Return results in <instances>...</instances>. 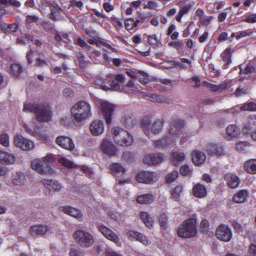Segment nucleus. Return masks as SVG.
<instances>
[{
	"instance_id": "f257e3e1",
	"label": "nucleus",
	"mask_w": 256,
	"mask_h": 256,
	"mask_svg": "<svg viewBox=\"0 0 256 256\" xmlns=\"http://www.w3.org/2000/svg\"><path fill=\"white\" fill-rule=\"evenodd\" d=\"M70 114L74 124L81 126L92 116L91 106L86 102H78L72 106Z\"/></svg>"
},
{
	"instance_id": "f03ea898",
	"label": "nucleus",
	"mask_w": 256,
	"mask_h": 256,
	"mask_svg": "<svg viewBox=\"0 0 256 256\" xmlns=\"http://www.w3.org/2000/svg\"><path fill=\"white\" fill-rule=\"evenodd\" d=\"M184 124L182 120H178V124L176 122H174L170 130V136L156 140L154 146L159 148L172 146L174 144L176 138L181 134V128Z\"/></svg>"
},
{
	"instance_id": "7ed1b4c3",
	"label": "nucleus",
	"mask_w": 256,
	"mask_h": 256,
	"mask_svg": "<svg viewBox=\"0 0 256 256\" xmlns=\"http://www.w3.org/2000/svg\"><path fill=\"white\" fill-rule=\"evenodd\" d=\"M23 111L26 112H34L36 118L38 122H48L52 118L51 112L48 106H39L34 103L25 104Z\"/></svg>"
},
{
	"instance_id": "20e7f679",
	"label": "nucleus",
	"mask_w": 256,
	"mask_h": 256,
	"mask_svg": "<svg viewBox=\"0 0 256 256\" xmlns=\"http://www.w3.org/2000/svg\"><path fill=\"white\" fill-rule=\"evenodd\" d=\"M112 132L114 140L118 145L123 146H128L134 142L132 134L120 127H114Z\"/></svg>"
},
{
	"instance_id": "39448f33",
	"label": "nucleus",
	"mask_w": 256,
	"mask_h": 256,
	"mask_svg": "<svg viewBox=\"0 0 256 256\" xmlns=\"http://www.w3.org/2000/svg\"><path fill=\"white\" fill-rule=\"evenodd\" d=\"M197 232L196 221L194 218H188L180 225L178 234L182 238H190L194 236Z\"/></svg>"
},
{
	"instance_id": "423d86ee",
	"label": "nucleus",
	"mask_w": 256,
	"mask_h": 256,
	"mask_svg": "<svg viewBox=\"0 0 256 256\" xmlns=\"http://www.w3.org/2000/svg\"><path fill=\"white\" fill-rule=\"evenodd\" d=\"M73 238L76 242L83 248H88L94 242L92 236L86 230H76L73 234Z\"/></svg>"
},
{
	"instance_id": "0eeeda50",
	"label": "nucleus",
	"mask_w": 256,
	"mask_h": 256,
	"mask_svg": "<svg viewBox=\"0 0 256 256\" xmlns=\"http://www.w3.org/2000/svg\"><path fill=\"white\" fill-rule=\"evenodd\" d=\"M162 127V122L160 120H157L151 122L148 118H146L142 122V128L144 133L148 136L150 133L157 134L159 132Z\"/></svg>"
},
{
	"instance_id": "6e6552de",
	"label": "nucleus",
	"mask_w": 256,
	"mask_h": 256,
	"mask_svg": "<svg viewBox=\"0 0 256 256\" xmlns=\"http://www.w3.org/2000/svg\"><path fill=\"white\" fill-rule=\"evenodd\" d=\"M159 176L156 172L151 171H140L136 175L137 182L145 184H151L158 180Z\"/></svg>"
},
{
	"instance_id": "1a4fd4ad",
	"label": "nucleus",
	"mask_w": 256,
	"mask_h": 256,
	"mask_svg": "<svg viewBox=\"0 0 256 256\" xmlns=\"http://www.w3.org/2000/svg\"><path fill=\"white\" fill-rule=\"evenodd\" d=\"M21 126L26 132L36 137L38 140L42 142H46L48 140V136L46 134L42 133L37 130L40 128L37 124L33 123L27 124L24 122H22Z\"/></svg>"
},
{
	"instance_id": "9d476101",
	"label": "nucleus",
	"mask_w": 256,
	"mask_h": 256,
	"mask_svg": "<svg viewBox=\"0 0 256 256\" xmlns=\"http://www.w3.org/2000/svg\"><path fill=\"white\" fill-rule=\"evenodd\" d=\"M14 143L16 147L24 151L32 150L34 148L33 141L20 134H17L14 136Z\"/></svg>"
},
{
	"instance_id": "9b49d317",
	"label": "nucleus",
	"mask_w": 256,
	"mask_h": 256,
	"mask_svg": "<svg viewBox=\"0 0 256 256\" xmlns=\"http://www.w3.org/2000/svg\"><path fill=\"white\" fill-rule=\"evenodd\" d=\"M99 108L107 124H111L112 116L116 108V106L108 102L102 101L100 103Z\"/></svg>"
},
{
	"instance_id": "f8f14e48",
	"label": "nucleus",
	"mask_w": 256,
	"mask_h": 256,
	"mask_svg": "<svg viewBox=\"0 0 256 256\" xmlns=\"http://www.w3.org/2000/svg\"><path fill=\"white\" fill-rule=\"evenodd\" d=\"M216 236L220 240L228 242L232 238V234L230 228L228 226L220 224L216 229Z\"/></svg>"
},
{
	"instance_id": "ddd939ff",
	"label": "nucleus",
	"mask_w": 256,
	"mask_h": 256,
	"mask_svg": "<svg viewBox=\"0 0 256 256\" xmlns=\"http://www.w3.org/2000/svg\"><path fill=\"white\" fill-rule=\"evenodd\" d=\"M97 227L98 230L107 240L116 244L119 243L120 238L113 230L102 224H98Z\"/></svg>"
},
{
	"instance_id": "4468645a",
	"label": "nucleus",
	"mask_w": 256,
	"mask_h": 256,
	"mask_svg": "<svg viewBox=\"0 0 256 256\" xmlns=\"http://www.w3.org/2000/svg\"><path fill=\"white\" fill-rule=\"evenodd\" d=\"M206 151L211 156H221L226 154L223 146L220 144L212 142L208 144Z\"/></svg>"
},
{
	"instance_id": "2eb2a0df",
	"label": "nucleus",
	"mask_w": 256,
	"mask_h": 256,
	"mask_svg": "<svg viewBox=\"0 0 256 256\" xmlns=\"http://www.w3.org/2000/svg\"><path fill=\"white\" fill-rule=\"evenodd\" d=\"M89 130L92 135L98 136L101 135L104 130V124L102 120H95L90 124Z\"/></svg>"
},
{
	"instance_id": "dca6fc26",
	"label": "nucleus",
	"mask_w": 256,
	"mask_h": 256,
	"mask_svg": "<svg viewBox=\"0 0 256 256\" xmlns=\"http://www.w3.org/2000/svg\"><path fill=\"white\" fill-rule=\"evenodd\" d=\"M54 160V156L52 154H48L45 156L42 157V162L41 166V169L44 170L45 172L39 173L42 175L52 174L54 170L50 165V163Z\"/></svg>"
},
{
	"instance_id": "f3484780",
	"label": "nucleus",
	"mask_w": 256,
	"mask_h": 256,
	"mask_svg": "<svg viewBox=\"0 0 256 256\" xmlns=\"http://www.w3.org/2000/svg\"><path fill=\"white\" fill-rule=\"evenodd\" d=\"M232 82V80H229L219 84L205 82L204 84L206 87L209 88L212 91L217 93H221L224 90H228L230 88Z\"/></svg>"
},
{
	"instance_id": "a211bd4d",
	"label": "nucleus",
	"mask_w": 256,
	"mask_h": 256,
	"mask_svg": "<svg viewBox=\"0 0 256 256\" xmlns=\"http://www.w3.org/2000/svg\"><path fill=\"white\" fill-rule=\"evenodd\" d=\"M44 187L50 192H58L62 188V186L56 180L44 179L42 181Z\"/></svg>"
},
{
	"instance_id": "6ab92c4d",
	"label": "nucleus",
	"mask_w": 256,
	"mask_h": 256,
	"mask_svg": "<svg viewBox=\"0 0 256 256\" xmlns=\"http://www.w3.org/2000/svg\"><path fill=\"white\" fill-rule=\"evenodd\" d=\"M56 144L61 148L69 150H73L74 144L70 138L66 136H60L56 139Z\"/></svg>"
},
{
	"instance_id": "aec40b11",
	"label": "nucleus",
	"mask_w": 256,
	"mask_h": 256,
	"mask_svg": "<svg viewBox=\"0 0 256 256\" xmlns=\"http://www.w3.org/2000/svg\"><path fill=\"white\" fill-rule=\"evenodd\" d=\"M16 158L12 154L4 150H0V164L4 165H13L15 164Z\"/></svg>"
},
{
	"instance_id": "412c9836",
	"label": "nucleus",
	"mask_w": 256,
	"mask_h": 256,
	"mask_svg": "<svg viewBox=\"0 0 256 256\" xmlns=\"http://www.w3.org/2000/svg\"><path fill=\"white\" fill-rule=\"evenodd\" d=\"M164 160L162 154H147L144 158V162L148 165H156L162 162Z\"/></svg>"
},
{
	"instance_id": "4be33fe9",
	"label": "nucleus",
	"mask_w": 256,
	"mask_h": 256,
	"mask_svg": "<svg viewBox=\"0 0 256 256\" xmlns=\"http://www.w3.org/2000/svg\"><path fill=\"white\" fill-rule=\"evenodd\" d=\"M59 210L60 212L78 220H80L82 218V214L79 210L70 206H60Z\"/></svg>"
},
{
	"instance_id": "5701e85b",
	"label": "nucleus",
	"mask_w": 256,
	"mask_h": 256,
	"mask_svg": "<svg viewBox=\"0 0 256 256\" xmlns=\"http://www.w3.org/2000/svg\"><path fill=\"white\" fill-rule=\"evenodd\" d=\"M48 6L50 10V18L53 20H58L62 19V16L61 15V12L62 9L55 2H50L48 4Z\"/></svg>"
},
{
	"instance_id": "b1692460",
	"label": "nucleus",
	"mask_w": 256,
	"mask_h": 256,
	"mask_svg": "<svg viewBox=\"0 0 256 256\" xmlns=\"http://www.w3.org/2000/svg\"><path fill=\"white\" fill-rule=\"evenodd\" d=\"M224 179L228 186L231 188H237L240 182L239 177L234 173L226 174L224 176Z\"/></svg>"
},
{
	"instance_id": "393cba45",
	"label": "nucleus",
	"mask_w": 256,
	"mask_h": 256,
	"mask_svg": "<svg viewBox=\"0 0 256 256\" xmlns=\"http://www.w3.org/2000/svg\"><path fill=\"white\" fill-rule=\"evenodd\" d=\"M50 228L46 225H35L30 228V233L32 236H42L48 232Z\"/></svg>"
},
{
	"instance_id": "a878e982",
	"label": "nucleus",
	"mask_w": 256,
	"mask_h": 256,
	"mask_svg": "<svg viewBox=\"0 0 256 256\" xmlns=\"http://www.w3.org/2000/svg\"><path fill=\"white\" fill-rule=\"evenodd\" d=\"M192 192L194 196L202 198L206 196L207 189L205 186L197 183L193 186Z\"/></svg>"
},
{
	"instance_id": "bb28decb",
	"label": "nucleus",
	"mask_w": 256,
	"mask_h": 256,
	"mask_svg": "<svg viewBox=\"0 0 256 256\" xmlns=\"http://www.w3.org/2000/svg\"><path fill=\"white\" fill-rule=\"evenodd\" d=\"M102 150L106 154L112 156L116 154V151L115 146L106 138H104L101 144Z\"/></svg>"
},
{
	"instance_id": "cd10ccee",
	"label": "nucleus",
	"mask_w": 256,
	"mask_h": 256,
	"mask_svg": "<svg viewBox=\"0 0 256 256\" xmlns=\"http://www.w3.org/2000/svg\"><path fill=\"white\" fill-rule=\"evenodd\" d=\"M206 160L205 154L200 150H194L192 153V160L196 166L203 164Z\"/></svg>"
},
{
	"instance_id": "c85d7f7f",
	"label": "nucleus",
	"mask_w": 256,
	"mask_h": 256,
	"mask_svg": "<svg viewBox=\"0 0 256 256\" xmlns=\"http://www.w3.org/2000/svg\"><path fill=\"white\" fill-rule=\"evenodd\" d=\"M185 154L182 152L172 150L171 154L170 160L174 166H177L180 162L184 160Z\"/></svg>"
},
{
	"instance_id": "c756f323",
	"label": "nucleus",
	"mask_w": 256,
	"mask_h": 256,
	"mask_svg": "<svg viewBox=\"0 0 256 256\" xmlns=\"http://www.w3.org/2000/svg\"><path fill=\"white\" fill-rule=\"evenodd\" d=\"M248 193L246 190H240L233 197V200L236 203H243L247 200Z\"/></svg>"
},
{
	"instance_id": "7c9ffc66",
	"label": "nucleus",
	"mask_w": 256,
	"mask_h": 256,
	"mask_svg": "<svg viewBox=\"0 0 256 256\" xmlns=\"http://www.w3.org/2000/svg\"><path fill=\"white\" fill-rule=\"evenodd\" d=\"M226 132L228 136L232 138H236L240 134V128L234 124H230L226 127Z\"/></svg>"
},
{
	"instance_id": "2f4dec72",
	"label": "nucleus",
	"mask_w": 256,
	"mask_h": 256,
	"mask_svg": "<svg viewBox=\"0 0 256 256\" xmlns=\"http://www.w3.org/2000/svg\"><path fill=\"white\" fill-rule=\"evenodd\" d=\"M110 170L112 174L116 176L124 174L126 171V169L118 163H114L111 164Z\"/></svg>"
},
{
	"instance_id": "473e14b6",
	"label": "nucleus",
	"mask_w": 256,
	"mask_h": 256,
	"mask_svg": "<svg viewBox=\"0 0 256 256\" xmlns=\"http://www.w3.org/2000/svg\"><path fill=\"white\" fill-rule=\"evenodd\" d=\"M239 110H242L256 111V104L252 102L245 103L240 106H238L232 109L233 112L236 111H238Z\"/></svg>"
},
{
	"instance_id": "72a5a7b5",
	"label": "nucleus",
	"mask_w": 256,
	"mask_h": 256,
	"mask_svg": "<svg viewBox=\"0 0 256 256\" xmlns=\"http://www.w3.org/2000/svg\"><path fill=\"white\" fill-rule=\"evenodd\" d=\"M140 217L146 227L151 228L153 225L154 220L149 214L146 212H142Z\"/></svg>"
},
{
	"instance_id": "f704fd0d",
	"label": "nucleus",
	"mask_w": 256,
	"mask_h": 256,
	"mask_svg": "<svg viewBox=\"0 0 256 256\" xmlns=\"http://www.w3.org/2000/svg\"><path fill=\"white\" fill-rule=\"evenodd\" d=\"M25 182V176L20 172H16L12 180V183L15 186H22Z\"/></svg>"
},
{
	"instance_id": "c9c22d12",
	"label": "nucleus",
	"mask_w": 256,
	"mask_h": 256,
	"mask_svg": "<svg viewBox=\"0 0 256 256\" xmlns=\"http://www.w3.org/2000/svg\"><path fill=\"white\" fill-rule=\"evenodd\" d=\"M42 162V158H35L31 161V167L36 172L38 173H42L45 172L44 170L41 169V166Z\"/></svg>"
},
{
	"instance_id": "e433bc0d",
	"label": "nucleus",
	"mask_w": 256,
	"mask_h": 256,
	"mask_svg": "<svg viewBox=\"0 0 256 256\" xmlns=\"http://www.w3.org/2000/svg\"><path fill=\"white\" fill-rule=\"evenodd\" d=\"M192 6L190 4H186L182 6L176 17V20L178 22H181L182 17L188 14Z\"/></svg>"
},
{
	"instance_id": "4c0bfd02",
	"label": "nucleus",
	"mask_w": 256,
	"mask_h": 256,
	"mask_svg": "<svg viewBox=\"0 0 256 256\" xmlns=\"http://www.w3.org/2000/svg\"><path fill=\"white\" fill-rule=\"evenodd\" d=\"M121 122L128 128H132L136 124V120L132 116L126 115L121 120Z\"/></svg>"
},
{
	"instance_id": "58836bf2",
	"label": "nucleus",
	"mask_w": 256,
	"mask_h": 256,
	"mask_svg": "<svg viewBox=\"0 0 256 256\" xmlns=\"http://www.w3.org/2000/svg\"><path fill=\"white\" fill-rule=\"evenodd\" d=\"M154 200V196L151 194H144L137 198V202L140 204H150Z\"/></svg>"
},
{
	"instance_id": "ea45409f",
	"label": "nucleus",
	"mask_w": 256,
	"mask_h": 256,
	"mask_svg": "<svg viewBox=\"0 0 256 256\" xmlns=\"http://www.w3.org/2000/svg\"><path fill=\"white\" fill-rule=\"evenodd\" d=\"M244 167L245 170L250 174H256V160H250L246 162Z\"/></svg>"
},
{
	"instance_id": "a19ab883",
	"label": "nucleus",
	"mask_w": 256,
	"mask_h": 256,
	"mask_svg": "<svg viewBox=\"0 0 256 256\" xmlns=\"http://www.w3.org/2000/svg\"><path fill=\"white\" fill-rule=\"evenodd\" d=\"M183 188L181 186H178L171 192V196L175 201L178 202L182 192Z\"/></svg>"
},
{
	"instance_id": "79ce46f5",
	"label": "nucleus",
	"mask_w": 256,
	"mask_h": 256,
	"mask_svg": "<svg viewBox=\"0 0 256 256\" xmlns=\"http://www.w3.org/2000/svg\"><path fill=\"white\" fill-rule=\"evenodd\" d=\"M109 83V86H106V85L102 84L101 86V87L102 90H107L110 89H112L114 90H120L121 89V86L118 83V82H116V80H110L108 82Z\"/></svg>"
},
{
	"instance_id": "37998d69",
	"label": "nucleus",
	"mask_w": 256,
	"mask_h": 256,
	"mask_svg": "<svg viewBox=\"0 0 256 256\" xmlns=\"http://www.w3.org/2000/svg\"><path fill=\"white\" fill-rule=\"evenodd\" d=\"M250 146V143L246 141H240L236 144V150L242 153L247 152Z\"/></svg>"
},
{
	"instance_id": "c03bdc74",
	"label": "nucleus",
	"mask_w": 256,
	"mask_h": 256,
	"mask_svg": "<svg viewBox=\"0 0 256 256\" xmlns=\"http://www.w3.org/2000/svg\"><path fill=\"white\" fill-rule=\"evenodd\" d=\"M35 1V4L37 8L39 11L43 14L46 13V10L44 8V6H48V4L50 2H47L46 0H34Z\"/></svg>"
},
{
	"instance_id": "a18cd8bd",
	"label": "nucleus",
	"mask_w": 256,
	"mask_h": 256,
	"mask_svg": "<svg viewBox=\"0 0 256 256\" xmlns=\"http://www.w3.org/2000/svg\"><path fill=\"white\" fill-rule=\"evenodd\" d=\"M232 52V50L230 48H228L221 54V56L223 60L226 62V65L232 62L231 56Z\"/></svg>"
},
{
	"instance_id": "49530a36",
	"label": "nucleus",
	"mask_w": 256,
	"mask_h": 256,
	"mask_svg": "<svg viewBox=\"0 0 256 256\" xmlns=\"http://www.w3.org/2000/svg\"><path fill=\"white\" fill-rule=\"evenodd\" d=\"M11 73L14 76H19L22 72V68L18 64L14 63L11 64Z\"/></svg>"
},
{
	"instance_id": "de8ad7c7",
	"label": "nucleus",
	"mask_w": 256,
	"mask_h": 256,
	"mask_svg": "<svg viewBox=\"0 0 256 256\" xmlns=\"http://www.w3.org/2000/svg\"><path fill=\"white\" fill-rule=\"evenodd\" d=\"M58 160L60 164L64 167L68 168H74L76 167V165L74 162L64 157L58 158Z\"/></svg>"
},
{
	"instance_id": "09e8293b",
	"label": "nucleus",
	"mask_w": 256,
	"mask_h": 256,
	"mask_svg": "<svg viewBox=\"0 0 256 256\" xmlns=\"http://www.w3.org/2000/svg\"><path fill=\"white\" fill-rule=\"evenodd\" d=\"M76 62L78 63L80 67L86 68L88 64V62L85 60L84 56L82 53L76 54Z\"/></svg>"
},
{
	"instance_id": "8fccbe9b",
	"label": "nucleus",
	"mask_w": 256,
	"mask_h": 256,
	"mask_svg": "<svg viewBox=\"0 0 256 256\" xmlns=\"http://www.w3.org/2000/svg\"><path fill=\"white\" fill-rule=\"evenodd\" d=\"M178 176V172L173 170L165 176V180L168 183H171L174 182Z\"/></svg>"
},
{
	"instance_id": "3c124183",
	"label": "nucleus",
	"mask_w": 256,
	"mask_h": 256,
	"mask_svg": "<svg viewBox=\"0 0 256 256\" xmlns=\"http://www.w3.org/2000/svg\"><path fill=\"white\" fill-rule=\"evenodd\" d=\"M160 226L161 228L164 230L168 228V217L166 214L164 213L160 215L158 218Z\"/></svg>"
},
{
	"instance_id": "603ef678",
	"label": "nucleus",
	"mask_w": 256,
	"mask_h": 256,
	"mask_svg": "<svg viewBox=\"0 0 256 256\" xmlns=\"http://www.w3.org/2000/svg\"><path fill=\"white\" fill-rule=\"evenodd\" d=\"M140 234H141V233H140L138 232L131 230L128 231L126 232V236L128 238V240H132V241L136 240L137 241V240Z\"/></svg>"
},
{
	"instance_id": "864d4df0",
	"label": "nucleus",
	"mask_w": 256,
	"mask_h": 256,
	"mask_svg": "<svg viewBox=\"0 0 256 256\" xmlns=\"http://www.w3.org/2000/svg\"><path fill=\"white\" fill-rule=\"evenodd\" d=\"M0 144L4 147L10 146V137L8 134H0Z\"/></svg>"
},
{
	"instance_id": "5fc2aeb1",
	"label": "nucleus",
	"mask_w": 256,
	"mask_h": 256,
	"mask_svg": "<svg viewBox=\"0 0 256 256\" xmlns=\"http://www.w3.org/2000/svg\"><path fill=\"white\" fill-rule=\"evenodd\" d=\"M180 173L182 176H190L192 174V170L188 166L184 164L180 167Z\"/></svg>"
},
{
	"instance_id": "6e6d98bb",
	"label": "nucleus",
	"mask_w": 256,
	"mask_h": 256,
	"mask_svg": "<svg viewBox=\"0 0 256 256\" xmlns=\"http://www.w3.org/2000/svg\"><path fill=\"white\" fill-rule=\"evenodd\" d=\"M68 34L66 33L60 32L57 34L56 35L55 39L56 41L62 40L65 42H68Z\"/></svg>"
},
{
	"instance_id": "4d7b16f0",
	"label": "nucleus",
	"mask_w": 256,
	"mask_h": 256,
	"mask_svg": "<svg viewBox=\"0 0 256 256\" xmlns=\"http://www.w3.org/2000/svg\"><path fill=\"white\" fill-rule=\"evenodd\" d=\"M137 241L140 242L146 246L150 245L151 243L150 240L142 234H140Z\"/></svg>"
},
{
	"instance_id": "13d9d810",
	"label": "nucleus",
	"mask_w": 256,
	"mask_h": 256,
	"mask_svg": "<svg viewBox=\"0 0 256 256\" xmlns=\"http://www.w3.org/2000/svg\"><path fill=\"white\" fill-rule=\"evenodd\" d=\"M148 41L151 45H158L160 42L158 40L155 34H152L148 36Z\"/></svg>"
},
{
	"instance_id": "bf43d9fd",
	"label": "nucleus",
	"mask_w": 256,
	"mask_h": 256,
	"mask_svg": "<svg viewBox=\"0 0 256 256\" xmlns=\"http://www.w3.org/2000/svg\"><path fill=\"white\" fill-rule=\"evenodd\" d=\"M38 18L37 16L34 15H28L26 17V24L30 25L32 23L38 21Z\"/></svg>"
},
{
	"instance_id": "052dcab7",
	"label": "nucleus",
	"mask_w": 256,
	"mask_h": 256,
	"mask_svg": "<svg viewBox=\"0 0 256 256\" xmlns=\"http://www.w3.org/2000/svg\"><path fill=\"white\" fill-rule=\"evenodd\" d=\"M212 19V17L211 16L205 15L200 19V22L202 25L207 26L209 24Z\"/></svg>"
},
{
	"instance_id": "680f3d73",
	"label": "nucleus",
	"mask_w": 256,
	"mask_h": 256,
	"mask_svg": "<svg viewBox=\"0 0 256 256\" xmlns=\"http://www.w3.org/2000/svg\"><path fill=\"white\" fill-rule=\"evenodd\" d=\"M134 24L135 22L134 19H128L124 22L125 28L128 30H131L134 26Z\"/></svg>"
},
{
	"instance_id": "e2e57ef3",
	"label": "nucleus",
	"mask_w": 256,
	"mask_h": 256,
	"mask_svg": "<svg viewBox=\"0 0 256 256\" xmlns=\"http://www.w3.org/2000/svg\"><path fill=\"white\" fill-rule=\"evenodd\" d=\"M252 34V32H248L247 30H243L237 33L236 36V38L237 40H238L246 36H250Z\"/></svg>"
},
{
	"instance_id": "0e129e2a",
	"label": "nucleus",
	"mask_w": 256,
	"mask_h": 256,
	"mask_svg": "<svg viewBox=\"0 0 256 256\" xmlns=\"http://www.w3.org/2000/svg\"><path fill=\"white\" fill-rule=\"evenodd\" d=\"M149 96L150 100L153 102H162L164 101L162 98L156 94H150Z\"/></svg>"
},
{
	"instance_id": "69168bd1",
	"label": "nucleus",
	"mask_w": 256,
	"mask_h": 256,
	"mask_svg": "<svg viewBox=\"0 0 256 256\" xmlns=\"http://www.w3.org/2000/svg\"><path fill=\"white\" fill-rule=\"evenodd\" d=\"M244 22L248 23L256 22V14H252L248 16Z\"/></svg>"
},
{
	"instance_id": "338daca9",
	"label": "nucleus",
	"mask_w": 256,
	"mask_h": 256,
	"mask_svg": "<svg viewBox=\"0 0 256 256\" xmlns=\"http://www.w3.org/2000/svg\"><path fill=\"white\" fill-rule=\"evenodd\" d=\"M70 6L73 8H80L83 6V3L80 0H72L70 2Z\"/></svg>"
},
{
	"instance_id": "774afa93",
	"label": "nucleus",
	"mask_w": 256,
	"mask_h": 256,
	"mask_svg": "<svg viewBox=\"0 0 256 256\" xmlns=\"http://www.w3.org/2000/svg\"><path fill=\"white\" fill-rule=\"evenodd\" d=\"M158 6L156 2L154 1H148L146 4L144 6V8L154 9Z\"/></svg>"
}]
</instances>
